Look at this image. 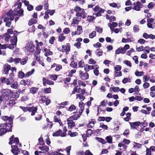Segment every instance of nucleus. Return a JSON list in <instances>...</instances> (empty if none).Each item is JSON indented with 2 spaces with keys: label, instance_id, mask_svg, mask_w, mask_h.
I'll list each match as a JSON object with an SVG mask.
<instances>
[{
  "label": "nucleus",
  "instance_id": "nucleus-41",
  "mask_svg": "<svg viewBox=\"0 0 155 155\" xmlns=\"http://www.w3.org/2000/svg\"><path fill=\"white\" fill-rule=\"evenodd\" d=\"M95 139L101 143L102 144H105L106 143V142L105 141V140L104 139H102V138L96 137H95Z\"/></svg>",
  "mask_w": 155,
  "mask_h": 155
},
{
  "label": "nucleus",
  "instance_id": "nucleus-33",
  "mask_svg": "<svg viewBox=\"0 0 155 155\" xmlns=\"http://www.w3.org/2000/svg\"><path fill=\"white\" fill-rule=\"evenodd\" d=\"M48 77L49 78L54 81H55L57 79L58 76L56 74L50 75Z\"/></svg>",
  "mask_w": 155,
  "mask_h": 155
},
{
  "label": "nucleus",
  "instance_id": "nucleus-37",
  "mask_svg": "<svg viewBox=\"0 0 155 155\" xmlns=\"http://www.w3.org/2000/svg\"><path fill=\"white\" fill-rule=\"evenodd\" d=\"M70 66L74 68H76L77 66V64L76 62L72 61L70 64Z\"/></svg>",
  "mask_w": 155,
  "mask_h": 155
},
{
  "label": "nucleus",
  "instance_id": "nucleus-3",
  "mask_svg": "<svg viewBox=\"0 0 155 155\" xmlns=\"http://www.w3.org/2000/svg\"><path fill=\"white\" fill-rule=\"evenodd\" d=\"M74 10L77 12L76 14L77 16H81L83 18L85 17V12L83 9L81 8L80 7L77 6L74 8Z\"/></svg>",
  "mask_w": 155,
  "mask_h": 155
},
{
  "label": "nucleus",
  "instance_id": "nucleus-50",
  "mask_svg": "<svg viewBox=\"0 0 155 155\" xmlns=\"http://www.w3.org/2000/svg\"><path fill=\"white\" fill-rule=\"evenodd\" d=\"M106 139L107 140V142L109 143H112V138L110 136H107L106 137Z\"/></svg>",
  "mask_w": 155,
  "mask_h": 155
},
{
  "label": "nucleus",
  "instance_id": "nucleus-58",
  "mask_svg": "<svg viewBox=\"0 0 155 155\" xmlns=\"http://www.w3.org/2000/svg\"><path fill=\"white\" fill-rule=\"evenodd\" d=\"M136 50L138 52H140L144 50V48L143 46H140L137 48Z\"/></svg>",
  "mask_w": 155,
  "mask_h": 155
},
{
  "label": "nucleus",
  "instance_id": "nucleus-12",
  "mask_svg": "<svg viewBox=\"0 0 155 155\" xmlns=\"http://www.w3.org/2000/svg\"><path fill=\"white\" fill-rule=\"evenodd\" d=\"M80 74V77L83 80H86L87 79L89 78L88 74L87 73L85 72L83 73V72L81 71H79Z\"/></svg>",
  "mask_w": 155,
  "mask_h": 155
},
{
  "label": "nucleus",
  "instance_id": "nucleus-9",
  "mask_svg": "<svg viewBox=\"0 0 155 155\" xmlns=\"http://www.w3.org/2000/svg\"><path fill=\"white\" fill-rule=\"evenodd\" d=\"M11 147L12 148L11 151L14 154L17 155L20 152V151L16 145H12Z\"/></svg>",
  "mask_w": 155,
  "mask_h": 155
},
{
  "label": "nucleus",
  "instance_id": "nucleus-52",
  "mask_svg": "<svg viewBox=\"0 0 155 155\" xmlns=\"http://www.w3.org/2000/svg\"><path fill=\"white\" fill-rule=\"evenodd\" d=\"M7 104L9 105L10 106H12L15 104V102L14 100H10L7 103Z\"/></svg>",
  "mask_w": 155,
  "mask_h": 155
},
{
  "label": "nucleus",
  "instance_id": "nucleus-64",
  "mask_svg": "<svg viewBox=\"0 0 155 155\" xmlns=\"http://www.w3.org/2000/svg\"><path fill=\"white\" fill-rule=\"evenodd\" d=\"M92 133V130L91 129H89L87 130L86 134L88 137H89L91 135Z\"/></svg>",
  "mask_w": 155,
  "mask_h": 155
},
{
  "label": "nucleus",
  "instance_id": "nucleus-15",
  "mask_svg": "<svg viewBox=\"0 0 155 155\" xmlns=\"http://www.w3.org/2000/svg\"><path fill=\"white\" fill-rule=\"evenodd\" d=\"M131 129L136 128L138 127L140 124V122L137 121L134 122H129Z\"/></svg>",
  "mask_w": 155,
  "mask_h": 155
},
{
  "label": "nucleus",
  "instance_id": "nucleus-38",
  "mask_svg": "<svg viewBox=\"0 0 155 155\" xmlns=\"http://www.w3.org/2000/svg\"><path fill=\"white\" fill-rule=\"evenodd\" d=\"M42 91L45 94L50 93L51 92V88L50 87L45 88L43 89Z\"/></svg>",
  "mask_w": 155,
  "mask_h": 155
},
{
  "label": "nucleus",
  "instance_id": "nucleus-39",
  "mask_svg": "<svg viewBox=\"0 0 155 155\" xmlns=\"http://www.w3.org/2000/svg\"><path fill=\"white\" fill-rule=\"evenodd\" d=\"M144 74V72L143 71H136L135 72V74L137 76H141Z\"/></svg>",
  "mask_w": 155,
  "mask_h": 155
},
{
  "label": "nucleus",
  "instance_id": "nucleus-59",
  "mask_svg": "<svg viewBox=\"0 0 155 155\" xmlns=\"http://www.w3.org/2000/svg\"><path fill=\"white\" fill-rule=\"evenodd\" d=\"M77 95V98H78L80 99L81 100V101H83L85 98L83 96L81 95V94H76Z\"/></svg>",
  "mask_w": 155,
  "mask_h": 155
},
{
  "label": "nucleus",
  "instance_id": "nucleus-47",
  "mask_svg": "<svg viewBox=\"0 0 155 155\" xmlns=\"http://www.w3.org/2000/svg\"><path fill=\"white\" fill-rule=\"evenodd\" d=\"M63 130L64 132L61 133V136L62 137H65L66 135V132L67 131V129L66 127H64L63 128Z\"/></svg>",
  "mask_w": 155,
  "mask_h": 155
},
{
  "label": "nucleus",
  "instance_id": "nucleus-35",
  "mask_svg": "<svg viewBox=\"0 0 155 155\" xmlns=\"http://www.w3.org/2000/svg\"><path fill=\"white\" fill-rule=\"evenodd\" d=\"M123 63L126 65L128 67H132V64L131 62L127 60H125L123 61Z\"/></svg>",
  "mask_w": 155,
  "mask_h": 155
},
{
  "label": "nucleus",
  "instance_id": "nucleus-29",
  "mask_svg": "<svg viewBox=\"0 0 155 155\" xmlns=\"http://www.w3.org/2000/svg\"><path fill=\"white\" fill-rule=\"evenodd\" d=\"M118 25V24L117 23V22H113L112 23V24H111V23H110L109 24H108V26L109 27H110L111 30L112 31L113 30V28L111 26V25L112 26V27L114 28V27H117Z\"/></svg>",
  "mask_w": 155,
  "mask_h": 155
},
{
  "label": "nucleus",
  "instance_id": "nucleus-53",
  "mask_svg": "<svg viewBox=\"0 0 155 155\" xmlns=\"http://www.w3.org/2000/svg\"><path fill=\"white\" fill-rule=\"evenodd\" d=\"M111 89L114 92H117L119 91L120 88L118 87H111L110 88V90Z\"/></svg>",
  "mask_w": 155,
  "mask_h": 155
},
{
  "label": "nucleus",
  "instance_id": "nucleus-7",
  "mask_svg": "<svg viewBox=\"0 0 155 155\" xmlns=\"http://www.w3.org/2000/svg\"><path fill=\"white\" fill-rule=\"evenodd\" d=\"M133 5V9L137 11H140V8L143 7V5L140 2H137L136 4L134 3Z\"/></svg>",
  "mask_w": 155,
  "mask_h": 155
},
{
  "label": "nucleus",
  "instance_id": "nucleus-45",
  "mask_svg": "<svg viewBox=\"0 0 155 155\" xmlns=\"http://www.w3.org/2000/svg\"><path fill=\"white\" fill-rule=\"evenodd\" d=\"M133 146L134 147L137 149H139L141 147V145L139 143L134 142Z\"/></svg>",
  "mask_w": 155,
  "mask_h": 155
},
{
  "label": "nucleus",
  "instance_id": "nucleus-63",
  "mask_svg": "<svg viewBox=\"0 0 155 155\" xmlns=\"http://www.w3.org/2000/svg\"><path fill=\"white\" fill-rule=\"evenodd\" d=\"M115 73V76L116 77L118 76H121L122 75V73L121 71L114 72Z\"/></svg>",
  "mask_w": 155,
  "mask_h": 155
},
{
  "label": "nucleus",
  "instance_id": "nucleus-5",
  "mask_svg": "<svg viewBox=\"0 0 155 155\" xmlns=\"http://www.w3.org/2000/svg\"><path fill=\"white\" fill-rule=\"evenodd\" d=\"M93 10L95 12H98L96 14L97 16H99L101 15V13H104V10L100 7L98 5L96 6L93 9Z\"/></svg>",
  "mask_w": 155,
  "mask_h": 155
},
{
  "label": "nucleus",
  "instance_id": "nucleus-1",
  "mask_svg": "<svg viewBox=\"0 0 155 155\" xmlns=\"http://www.w3.org/2000/svg\"><path fill=\"white\" fill-rule=\"evenodd\" d=\"M6 15L7 17L4 18V21L6 23L5 26L9 27L12 24L11 21L13 20L14 16L17 15V14L15 12L11 10L6 13Z\"/></svg>",
  "mask_w": 155,
  "mask_h": 155
},
{
  "label": "nucleus",
  "instance_id": "nucleus-6",
  "mask_svg": "<svg viewBox=\"0 0 155 155\" xmlns=\"http://www.w3.org/2000/svg\"><path fill=\"white\" fill-rule=\"evenodd\" d=\"M14 77V74L12 72L9 74V77L6 80V84L7 85H10L12 83L14 82L13 78Z\"/></svg>",
  "mask_w": 155,
  "mask_h": 155
},
{
  "label": "nucleus",
  "instance_id": "nucleus-48",
  "mask_svg": "<svg viewBox=\"0 0 155 155\" xmlns=\"http://www.w3.org/2000/svg\"><path fill=\"white\" fill-rule=\"evenodd\" d=\"M18 76L19 78L22 79L25 77V74L23 72L20 71L18 73Z\"/></svg>",
  "mask_w": 155,
  "mask_h": 155
},
{
  "label": "nucleus",
  "instance_id": "nucleus-31",
  "mask_svg": "<svg viewBox=\"0 0 155 155\" xmlns=\"http://www.w3.org/2000/svg\"><path fill=\"white\" fill-rule=\"evenodd\" d=\"M62 133V131L61 130H59L53 133L52 135L53 136L57 137L61 136V134Z\"/></svg>",
  "mask_w": 155,
  "mask_h": 155
},
{
  "label": "nucleus",
  "instance_id": "nucleus-21",
  "mask_svg": "<svg viewBox=\"0 0 155 155\" xmlns=\"http://www.w3.org/2000/svg\"><path fill=\"white\" fill-rule=\"evenodd\" d=\"M1 118L3 120L5 121L8 120L10 123H12L13 120L11 117H8V116H2Z\"/></svg>",
  "mask_w": 155,
  "mask_h": 155
},
{
  "label": "nucleus",
  "instance_id": "nucleus-16",
  "mask_svg": "<svg viewBox=\"0 0 155 155\" xmlns=\"http://www.w3.org/2000/svg\"><path fill=\"white\" fill-rule=\"evenodd\" d=\"M81 114L79 113V111L78 112H77H77H76V113L75 114L73 115L69 118H71V119L73 120H76L80 117V116Z\"/></svg>",
  "mask_w": 155,
  "mask_h": 155
},
{
  "label": "nucleus",
  "instance_id": "nucleus-18",
  "mask_svg": "<svg viewBox=\"0 0 155 155\" xmlns=\"http://www.w3.org/2000/svg\"><path fill=\"white\" fill-rule=\"evenodd\" d=\"M43 50H44V52H45V55L46 57L48 56L49 55H52L53 54V52L50 51L49 49L44 48Z\"/></svg>",
  "mask_w": 155,
  "mask_h": 155
},
{
  "label": "nucleus",
  "instance_id": "nucleus-30",
  "mask_svg": "<svg viewBox=\"0 0 155 155\" xmlns=\"http://www.w3.org/2000/svg\"><path fill=\"white\" fill-rule=\"evenodd\" d=\"M35 70L34 69H32L31 71L27 72L25 74V77H28L32 75L35 72Z\"/></svg>",
  "mask_w": 155,
  "mask_h": 155
},
{
  "label": "nucleus",
  "instance_id": "nucleus-2",
  "mask_svg": "<svg viewBox=\"0 0 155 155\" xmlns=\"http://www.w3.org/2000/svg\"><path fill=\"white\" fill-rule=\"evenodd\" d=\"M25 53L27 55H29L35 51V45L31 43H28L25 48Z\"/></svg>",
  "mask_w": 155,
  "mask_h": 155
},
{
  "label": "nucleus",
  "instance_id": "nucleus-24",
  "mask_svg": "<svg viewBox=\"0 0 155 155\" xmlns=\"http://www.w3.org/2000/svg\"><path fill=\"white\" fill-rule=\"evenodd\" d=\"M82 26L80 25L78 26L77 27V30L75 32V34L78 35H80L82 33Z\"/></svg>",
  "mask_w": 155,
  "mask_h": 155
},
{
  "label": "nucleus",
  "instance_id": "nucleus-25",
  "mask_svg": "<svg viewBox=\"0 0 155 155\" xmlns=\"http://www.w3.org/2000/svg\"><path fill=\"white\" fill-rule=\"evenodd\" d=\"M21 84H23L24 85H30L32 84V82L30 80H27L25 81L24 80H21Z\"/></svg>",
  "mask_w": 155,
  "mask_h": 155
},
{
  "label": "nucleus",
  "instance_id": "nucleus-11",
  "mask_svg": "<svg viewBox=\"0 0 155 155\" xmlns=\"http://www.w3.org/2000/svg\"><path fill=\"white\" fill-rule=\"evenodd\" d=\"M73 120L71 119V118H69L67 119V121L69 129H71L75 126Z\"/></svg>",
  "mask_w": 155,
  "mask_h": 155
},
{
  "label": "nucleus",
  "instance_id": "nucleus-13",
  "mask_svg": "<svg viewBox=\"0 0 155 155\" xmlns=\"http://www.w3.org/2000/svg\"><path fill=\"white\" fill-rule=\"evenodd\" d=\"M43 84L45 86H46V84L49 85H53L54 84V82L53 81L47 79L45 78H43Z\"/></svg>",
  "mask_w": 155,
  "mask_h": 155
},
{
  "label": "nucleus",
  "instance_id": "nucleus-36",
  "mask_svg": "<svg viewBox=\"0 0 155 155\" xmlns=\"http://www.w3.org/2000/svg\"><path fill=\"white\" fill-rule=\"evenodd\" d=\"M37 22V21L33 18L31 19L29 21L28 24L29 25H32L35 24Z\"/></svg>",
  "mask_w": 155,
  "mask_h": 155
},
{
  "label": "nucleus",
  "instance_id": "nucleus-28",
  "mask_svg": "<svg viewBox=\"0 0 155 155\" xmlns=\"http://www.w3.org/2000/svg\"><path fill=\"white\" fill-rule=\"evenodd\" d=\"M38 88H37L35 87H31L30 90V92L33 94H35L38 91Z\"/></svg>",
  "mask_w": 155,
  "mask_h": 155
},
{
  "label": "nucleus",
  "instance_id": "nucleus-51",
  "mask_svg": "<svg viewBox=\"0 0 155 155\" xmlns=\"http://www.w3.org/2000/svg\"><path fill=\"white\" fill-rule=\"evenodd\" d=\"M76 109V108L75 106L74 105L72 104L69 107L68 110L70 111H72L75 110Z\"/></svg>",
  "mask_w": 155,
  "mask_h": 155
},
{
  "label": "nucleus",
  "instance_id": "nucleus-49",
  "mask_svg": "<svg viewBox=\"0 0 155 155\" xmlns=\"http://www.w3.org/2000/svg\"><path fill=\"white\" fill-rule=\"evenodd\" d=\"M65 38V37L62 34H61L59 36L58 40L59 41H62L64 40Z\"/></svg>",
  "mask_w": 155,
  "mask_h": 155
},
{
  "label": "nucleus",
  "instance_id": "nucleus-27",
  "mask_svg": "<svg viewBox=\"0 0 155 155\" xmlns=\"http://www.w3.org/2000/svg\"><path fill=\"white\" fill-rule=\"evenodd\" d=\"M95 123V122L93 120H91L89 121L88 124L87 126V128H92L94 126V124Z\"/></svg>",
  "mask_w": 155,
  "mask_h": 155
},
{
  "label": "nucleus",
  "instance_id": "nucleus-57",
  "mask_svg": "<svg viewBox=\"0 0 155 155\" xmlns=\"http://www.w3.org/2000/svg\"><path fill=\"white\" fill-rule=\"evenodd\" d=\"M143 78L144 82H146L150 79V77H148L147 75L144 76Z\"/></svg>",
  "mask_w": 155,
  "mask_h": 155
},
{
  "label": "nucleus",
  "instance_id": "nucleus-56",
  "mask_svg": "<svg viewBox=\"0 0 155 155\" xmlns=\"http://www.w3.org/2000/svg\"><path fill=\"white\" fill-rule=\"evenodd\" d=\"M100 127H101L105 130L107 129L108 128L107 126L104 124L103 123H100Z\"/></svg>",
  "mask_w": 155,
  "mask_h": 155
},
{
  "label": "nucleus",
  "instance_id": "nucleus-43",
  "mask_svg": "<svg viewBox=\"0 0 155 155\" xmlns=\"http://www.w3.org/2000/svg\"><path fill=\"white\" fill-rule=\"evenodd\" d=\"M102 51L99 49H97L95 51V53L98 56H101L102 55Z\"/></svg>",
  "mask_w": 155,
  "mask_h": 155
},
{
  "label": "nucleus",
  "instance_id": "nucleus-17",
  "mask_svg": "<svg viewBox=\"0 0 155 155\" xmlns=\"http://www.w3.org/2000/svg\"><path fill=\"white\" fill-rule=\"evenodd\" d=\"M37 108L36 107H29L28 111L31 112V115L33 116L37 112Z\"/></svg>",
  "mask_w": 155,
  "mask_h": 155
},
{
  "label": "nucleus",
  "instance_id": "nucleus-14",
  "mask_svg": "<svg viewBox=\"0 0 155 155\" xmlns=\"http://www.w3.org/2000/svg\"><path fill=\"white\" fill-rule=\"evenodd\" d=\"M11 66L8 64H5L3 66V73L5 74H8V73L9 71L11 69Z\"/></svg>",
  "mask_w": 155,
  "mask_h": 155
},
{
  "label": "nucleus",
  "instance_id": "nucleus-42",
  "mask_svg": "<svg viewBox=\"0 0 155 155\" xmlns=\"http://www.w3.org/2000/svg\"><path fill=\"white\" fill-rule=\"evenodd\" d=\"M95 30L99 33H101L103 31V29L100 26H96Z\"/></svg>",
  "mask_w": 155,
  "mask_h": 155
},
{
  "label": "nucleus",
  "instance_id": "nucleus-62",
  "mask_svg": "<svg viewBox=\"0 0 155 155\" xmlns=\"http://www.w3.org/2000/svg\"><path fill=\"white\" fill-rule=\"evenodd\" d=\"M133 30L135 32H138L139 30V26L137 25H134L133 28Z\"/></svg>",
  "mask_w": 155,
  "mask_h": 155
},
{
  "label": "nucleus",
  "instance_id": "nucleus-61",
  "mask_svg": "<svg viewBox=\"0 0 155 155\" xmlns=\"http://www.w3.org/2000/svg\"><path fill=\"white\" fill-rule=\"evenodd\" d=\"M5 40L6 41H8L9 39L10 38V36L7 33H6L5 34Z\"/></svg>",
  "mask_w": 155,
  "mask_h": 155
},
{
  "label": "nucleus",
  "instance_id": "nucleus-22",
  "mask_svg": "<svg viewBox=\"0 0 155 155\" xmlns=\"http://www.w3.org/2000/svg\"><path fill=\"white\" fill-rule=\"evenodd\" d=\"M2 124L4 125L3 127H4V128H5L6 133L7 131H11V126L10 124H9L8 125L6 123Z\"/></svg>",
  "mask_w": 155,
  "mask_h": 155
},
{
  "label": "nucleus",
  "instance_id": "nucleus-60",
  "mask_svg": "<svg viewBox=\"0 0 155 155\" xmlns=\"http://www.w3.org/2000/svg\"><path fill=\"white\" fill-rule=\"evenodd\" d=\"M19 92H15L13 94V96L15 98H17L19 97Z\"/></svg>",
  "mask_w": 155,
  "mask_h": 155
},
{
  "label": "nucleus",
  "instance_id": "nucleus-34",
  "mask_svg": "<svg viewBox=\"0 0 155 155\" xmlns=\"http://www.w3.org/2000/svg\"><path fill=\"white\" fill-rule=\"evenodd\" d=\"M11 87L14 89H17L18 87V83L15 82L11 84H10Z\"/></svg>",
  "mask_w": 155,
  "mask_h": 155
},
{
  "label": "nucleus",
  "instance_id": "nucleus-26",
  "mask_svg": "<svg viewBox=\"0 0 155 155\" xmlns=\"http://www.w3.org/2000/svg\"><path fill=\"white\" fill-rule=\"evenodd\" d=\"M118 147L120 148H119V149L120 150H125L127 148V146L125 145L123 143H119L118 144Z\"/></svg>",
  "mask_w": 155,
  "mask_h": 155
},
{
  "label": "nucleus",
  "instance_id": "nucleus-40",
  "mask_svg": "<svg viewBox=\"0 0 155 155\" xmlns=\"http://www.w3.org/2000/svg\"><path fill=\"white\" fill-rule=\"evenodd\" d=\"M114 72L120 71L121 69V66L120 65H117L114 68Z\"/></svg>",
  "mask_w": 155,
  "mask_h": 155
},
{
  "label": "nucleus",
  "instance_id": "nucleus-23",
  "mask_svg": "<svg viewBox=\"0 0 155 155\" xmlns=\"http://www.w3.org/2000/svg\"><path fill=\"white\" fill-rule=\"evenodd\" d=\"M84 104L82 102H80L79 103V106L80 108V109L79 110V113L82 114L84 110Z\"/></svg>",
  "mask_w": 155,
  "mask_h": 155
},
{
  "label": "nucleus",
  "instance_id": "nucleus-55",
  "mask_svg": "<svg viewBox=\"0 0 155 155\" xmlns=\"http://www.w3.org/2000/svg\"><path fill=\"white\" fill-rule=\"evenodd\" d=\"M41 49L40 48L36 47V50L35 53V55H37L39 54L41 51Z\"/></svg>",
  "mask_w": 155,
  "mask_h": 155
},
{
  "label": "nucleus",
  "instance_id": "nucleus-44",
  "mask_svg": "<svg viewBox=\"0 0 155 155\" xmlns=\"http://www.w3.org/2000/svg\"><path fill=\"white\" fill-rule=\"evenodd\" d=\"M96 32L95 31H93L90 34L89 37L91 38H93L96 36Z\"/></svg>",
  "mask_w": 155,
  "mask_h": 155
},
{
  "label": "nucleus",
  "instance_id": "nucleus-4",
  "mask_svg": "<svg viewBox=\"0 0 155 155\" xmlns=\"http://www.w3.org/2000/svg\"><path fill=\"white\" fill-rule=\"evenodd\" d=\"M17 41V37L16 36H14L13 37L12 39L11 40V42L12 44H10L8 45H7V48L10 49H12L14 47V46L16 45V43Z\"/></svg>",
  "mask_w": 155,
  "mask_h": 155
},
{
  "label": "nucleus",
  "instance_id": "nucleus-10",
  "mask_svg": "<svg viewBox=\"0 0 155 155\" xmlns=\"http://www.w3.org/2000/svg\"><path fill=\"white\" fill-rule=\"evenodd\" d=\"M70 45L69 43H67L66 46L62 45V51L63 52H66V54H68V52L70 51Z\"/></svg>",
  "mask_w": 155,
  "mask_h": 155
},
{
  "label": "nucleus",
  "instance_id": "nucleus-8",
  "mask_svg": "<svg viewBox=\"0 0 155 155\" xmlns=\"http://www.w3.org/2000/svg\"><path fill=\"white\" fill-rule=\"evenodd\" d=\"M9 143L11 144L12 143H15V145L18 144L19 143V140L18 138H14V136L12 135L9 138Z\"/></svg>",
  "mask_w": 155,
  "mask_h": 155
},
{
  "label": "nucleus",
  "instance_id": "nucleus-46",
  "mask_svg": "<svg viewBox=\"0 0 155 155\" xmlns=\"http://www.w3.org/2000/svg\"><path fill=\"white\" fill-rule=\"evenodd\" d=\"M147 26L150 28H154L155 27V23H147Z\"/></svg>",
  "mask_w": 155,
  "mask_h": 155
},
{
  "label": "nucleus",
  "instance_id": "nucleus-20",
  "mask_svg": "<svg viewBox=\"0 0 155 155\" xmlns=\"http://www.w3.org/2000/svg\"><path fill=\"white\" fill-rule=\"evenodd\" d=\"M4 125L2 124H0V136H2L6 133L3 127Z\"/></svg>",
  "mask_w": 155,
  "mask_h": 155
},
{
  "label": "nucleus",
  "instance_id": "nucleus-32",
  "mask_svg": "<svg viewBox=\"0 0 155 155\" xmlns=\"http://www.w3.org/2000/svg\"><path fill=\"white\" fill-rule=\"evenodd\" d=\"M68 134L71 137H74L78 135V133L76 132L72 133L71 131L69 130L68 132Z\"/></svg>",
  "mask_w": 155,
  "mask_h": 155
},
{
  "label": "nucleus",
  "instance_id": "nucleus-54",
  "mask_svg": "<svg viewBox=\"0 0 155 155\" xmlns=\"http://www.w3.org/2000/svg\"><path fill=\"white\" fill-rule=\"evenodd\" d=\"M154 6V4L153 2H151L149 3L147 5V7L150 9H152Z\"/></svg>",
  "mask_w": 155,
  "mask_h": 155
},
{
  "label": "nucleus",
  "instance_id": "nucleus-19",
  "mask_svg": "<svg viewBox=\"0 0 155 155\" xmlns=\"http://www.w3.org/2000/svg\"><path fill=\"white\" fill-rule=\"evenodd\" d=\"M39 148L40 150L43 151L44 153H46L49 150V147L48 146L39 147Z\"/></svg>",
  "mask_w": 155,
  "mask_h": 155
}]
</instances>
